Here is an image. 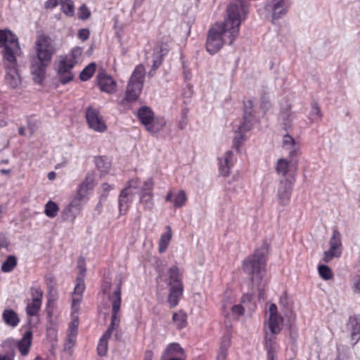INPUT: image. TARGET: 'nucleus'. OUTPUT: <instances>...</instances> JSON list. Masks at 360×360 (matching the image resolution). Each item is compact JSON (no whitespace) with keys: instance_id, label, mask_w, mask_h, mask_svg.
Here are the masks:
<instances>
[{"instance_id":"nucleus-36","label":"nucleus","mask_w":360,"mask_h":360,"mask_svg":"<svg viewBox=\"0 0 360 360\" xmlns=\"http://www.w3.org/2000/svg\"><path fill=\"white\" fill-rule=\"evenodd\" d=\"M96 67V65L94 63H91L89 64L81 72L79 75V79L84 82L88 81L95 72Z\"/></svg>"},{"instance_id":"nucleus-18","label":"nucleus","mask_w":360,"mask_h":360,"mask_svg":"<svg viewBox=\"0 0 360 360\" xmlns=\"http://www.w3.org/2000/svg\"><path fill=\"white\" fill-rule=\"evenodd\" d=\"M32 341V332L27 330L22 338L18 342L17 347L22 356H27L29 354Z\"/></svg>"},{"instance_id":"nucleus-7","label":"nucleus","mask_w":360,"mask_h":360,"mask_svg":"<svg viewBox=\"0 0 360 360\" xmlns=\"http://www.w3.org/2000/svg\"><path fill=\"white\" fill-rule=\"evenodd\" d=\"M330 248L323 252V261L329 262L335 257H340L342 254L341 236L338 230H333L329 241Z\"/></svg>"},{"instance_id":"nucleus-55","label":"nucleus","mask_w":360,"mask_h":360,"mask_svg":"<svg viewBox=\"0 0 360 360\" xmlns=\"http://www.w3.org/2000/svg\"><path fill=\"white\" fill-rule=\"evenodd\" d=\"M153 187V183L151 179H148L143 184L141 189V192H147V191H151Z\"/></svg>"},{"instance_id":"nucleus-13","label":"nucleus","mask_w":360,"mask_h":360,"mask_svg":"<svg viewBox=\"0 0 360 360\" xmlns=\"http://www.w3.org/2000/svg\"><path fill=\"white\" fill-rule=\"evenodd\" d=\"M272 20H276L284 16L290 7L288 0H273Z\"/></svg>"},{"instance_id":"nucleus-49","label":"nucleus","mask_w":360,"mask_h":360,"mask_svg":"<svg viewBox=\"0 0 360 360\" xmlns=\"http://www.w3.org/2000/svg\"><path fill=\"white\" fill-rule=\"evenodd\" d=\"M261 108L265 111L271 107L269 96L267 93H262L261 96Z\"/></svg>"},{"instance_id":"nucleus-9","label":"nucleus","mask_w":360,"mask_h":360,"mask_svg":"<svg viewBox=\"0 0 360 360\" xmlns=\"http://www.w3.org/2000/svg\"><path fill=\"white\" fill-rule=\"evenodd\" d=\"M86 118L90 128L94 131L103 132L107 126L101 117L98 110L89 107L86 111Z\"/></svg>"},{"instance_id":"nucleus-48","label":"nucleus","mask_w":360,"mask_h":360,"mask_svg":"<svg viewBox=\"0 0 360 360\" xmlns=\"http://www.w3.org/2000/svg\"><path fill=\"white\" fill-rule=\"evenodd\" d=\"M32 299H37L39 302H42L43 292L38 286H33L30 289Z\"/></svg>"},{"instance_id":"nucleus-5","label":"nucleus","mask_w":360,"mask_h":360,"mask_svg":"<svg viewBox=\"0 0 360 360\" xmlns=\"http://www.w3.org/2000/svg\"><path fill=\"white\" fill-rule=\"evenodd\" d=\"M268 252L269 245L264 243L255 250L252 256L246 258L243 263V271L250 276L252 282L258 287L259 298H262L263 296L260 285L264 274Z\"/></svg>"},{"instance_id":"nucleus-37","label":"nucleus","mask_w":360,"mask_h":360,"mask_svg":"<svg viewBox=\"0 0 360 360\" xmlns=\"http://www.w3.org/2000/svg\"><path fill=\"white\" fill-rule=\"evenodd\" d=\"M265 348L266 352H277L278 344L276 342V335L266 334Z\"/></svg>"},{"instance_id":"nucleus-32","label":"nucleus","mask_w":360,"mask_h":360,"mask_svg":"<svg viewBox=\"0 0 360 360\" xmlns=\"http://www.w3.org/2000/svg\"><path fill=\"white\" fill-rule=\"evenodd\" d=\"M42 302L37 299H32V301L27 303L26 306V313L29 316H37L41 309Z\"/></svg>"},{"instance_id":"nucleus-17","label":"nucleus","mask_w":360,"mask_h":360,"mask_svg":"<svg viewBox=\"0 0 360 360\" xmlns=\"http://www.w3.org/2000/svg\"><path fill=\"white\" fill-rule=\"evenodd\" d=\"M85 289V283L84 280V275L82 276H78L77 278V284L75 286L72 307L75 308L79 304L82 300V295Z\"/></svg>"},{"instance_id":"nucleus-6","label":"nucleus","mask_w":360,"mask_h":360,"mask_svg":"<svg viewBox=\"0 0 360 360\" xmlns=\"http://www.w3.org/2000/svg\"><path fill=\"white\" fill-rule=\"evenodd\" d=\"M145 68L139 65L134 70L128 82L124 98L120 101L121 105L134 102L139 98L143 86Z\"/></svg>"},{"instance_id":"nucleus-35","label":"nucleus","mask_w":360,"mask_h":360,"mask_svg":"<svg viewBox=\"0 0 360 360\" xmlns=\"http://www.w3.org/2000/svg\"><path fill=\"white\" fill-rule=\"evenodd\" d=\"M60 6H61V11L67 16L72 17L75 13L74 3L72 0H60Z\"/></svg>"},{"instance_id":"nucleus-8","label":"nucleus","mask_w":360,"mask_h":360,"mask_svg":"<svg viewBox=\"0 0 360 360\" xmlns=\"http://www.w3.org/2000/svg\"><path fill=\"white\" fill-rule=\"evenodd\" d=\"M75 65L68 56L61 58L58 65L57 73L62 84H65L72 80L73 75L71 70Z\"/></svg>"},{"instance_id":"nucleus-57","label":"nucleus","mask_w":360,"mask_h":360,"mask_svg":"<svg viewBox=\"0 0 360 360\" xmlns=\"http://www.w3.org/2000/svg\"><path fill=\"white\" fill-rule=\"evenodd\" d=\"M8 246V243L6 238L3 235L0 234V251L2 249L7 250Z\"/></svg>"},{"instance_id":"nucleus-16","label":"nucleus","mask_w":360,"mask_h":360,"mask_svg":"<svg viewBox=\"0 0 360 360\" xmlns=\"http://www.w3.org/2000/svg\"><path fill=\"white\" fill-rule=\"evenodd\" d=\"M253 103L251 100H248L244 103L243 122L241 124V128L245 129H251L253 121Z\"/></svg>"},{"instance_id":"nucleus-31","label":"nucleus","mask_w":360,"mask_h":360,"mask_svg":"<svg viewBox=\"0 0 360 360\" xmlns=\"http://www.w3.org/2000/svg\"><path fill=\"white\" fill-rule=\"evenodd\" d=\"M153 196V195L151 192H141L140 202L143 205L145 210H152L154 205Z\"/></svg>"},{"instance_id":"nucleus-44","label":"nucleus","mask_w":360,"mask_h":360,"mask_svg":"<svg viewBox=\"0 0 360 360\" xmlns=\"http://www.w3.org/2000/svg\"><path fill=\"white\" fill-rule=\"evenodd\" d=\"M319 274L320 276L327 281L331 279L333 277V273L331 269L326 265H319Z\"/></svg>"},{"instance_id":"nucleus-56","label":"nucleus","mask_w":360,"mask_h":360,"mask_svg":"<svg viewBox=\"0 0 360 360\" xmlns=\"http://www.w3.org/2000/svg\"><path fill=\"white\" fill-rule=\"evenodd\" d=\"M60 0H48L46 2L45 6L47 8H53L60 5Z\"/></svg>"},{"instance_id":"nucleus-25","label":"nucleus","mask_w":360,"mask_h":360,"mask_svg":"<svg viewBox=\"0 0 360 360\" xmlns=\"http://www.w3.org/2000/svg\"><path fill=\"white\" fill-rule=\"evenodd\" d=\"M230 346V338L229 337H224L220 342L219 349L217 355V360H226L228 349Z\"/></svg>"},{"instance_id":"nucleus-39","label":"nucleus","mask_w":360,"mask_h":360,"mask_svg":"<svg viewBox=\"0 0 360 360\" xmlns=\"http://www.w3.org/2000/svg\"><path fill=\"white\" fill-rule=\"evenodd\" d=\"M163 51L161 47H158L154 50V58L153 60V70L155 71L161 65L162 56L165 53H161Z\"/></svg>"},{"instance_id":"nucleus-62","label":"nucleus","mask_w":360,"mask_h":360,"mask_svg":"<svg viewBox=\"0 0 360 360\" xmlns=\"http://www.w3.org/2000/svg\"><path fill=\"white\" fill-rule=\"evenodd\" d=\"M77 326H78V321H73L72 322V326L70 327V333H73L75 331V334H77Z\"/></svg>"},{"instance_id":"nucleus-63","label":"nucleus","mask_w":360,"mask_h":360,"mask_svg":"<svg viewBox=\"0 0 360 360\" xmlns=\"http://www.w3.org/2000/svg\"><path fill=\"white\" fill-rule=\"evenodd\" d=\"M277 352H266L267 360H274Z\"/></svg>"},{"instance_id":"nucleus-60","label":"nucleus","mask_w":360,"mask_h":360,"mask_svg":"<svg viewBox=\"0 0 360 360\" xmlns=\"http://www.w3.org/2000/svg\"><path fill=\"white\" fill-rule=\"evenodd\" d=\"M0 360H14V352H11L6 355L0 354Z\"/></svg>"},{"instance_id":"nucleus-43","label":"nucleus","mask_w":360,"mask_h":360,"mask_svg":"<svg viewBox=\"0 0 360 360\" xmlns=\"http://www.w3.org/2000/svg\"><path fill=\"white\" fill-rule=\"evenodd\" d=\"M322 117L321 111L318 105V103L314 102L311 105V110L309 113V119L313 122L320 120Z\"/></svg>"},{"instance_id":"nucleus-14","label":"nucleus","mask_w":360,"mask_h":360,"mask_svg":"<svg viewBox=\"0 0 360 360\" xmlns=\"http://www.w3.org/2000/svg\"><path fill=\"white\" fill-rule=\"evenodd\" d=\"M283 147L289 150V156L293 160L300 155V146L289 134H285L283 137Z\"/></svg>"},{"instance_id":"nucleus-59","label":"nucleus","mask_w":360,"mask_h":360,"mask_svg":"<svg viewBox=\"0 0 360 360\" xmlns=\"http://www.w3.org/2000/svg\"><path fill=\"white\" fill-rule=\"evenodd\" d=\"M269 312L270 316H278L277 314V307L275 304H271L269 307Z\"/></svg>"},{"instance_id":"nucleus-24","label":"nucleus","mask_w":360,"mask_h":360,"mask_svg":"<svg viewBox=\"0 0 360 360\" xmlns=\"http://www.w3.org/2000/svg\"><path fill=\"white\" fill-rule=\"evenodd\" d=\"M2 318L4 321L11 327L17 326L20 321L17 313L10 309H6L3 311Z\"/></svg>"},{"instance_id":"nucleus-11","label":"nucleus","mask_w":360,"mask_h":360,"mask_svg":"<svg viewBox=\"0 0 360 360\" xmlns=\"http://www.w3.org/2000/svg\"><path fill=\"white\" fill-rule=\"evenodd\" d=\"M98 84L102 91L112 94L115 91L117 84L115 80L104 71H101L97 75Z\"/></svg>"},{"instance_id":"nucleus-10","label":"nucleus","mask_w":360,"mask_h":360,"mask_svg":"<svg viewBox=\"0 0 360 360\" xmlns=\"http://www.w3.org/2000/svg\"><path fill=\"white\" fill-rule=\"evenodd\" d=\"M292 190V184L291 181L287 179L282 180L280 181L278 186L276 198L278 200V203L281 206L284 207L289 204Z\"/></svg>"},{"instance_id":"nucleus-3","label":"nucleus","mask_w":360,"mask_h":360,"mask_svg":"<svg viewBox=\"0 0 360 360\" xmlns=\"http://www.w3.org/2000/svg\"><path fill=\"white\" fill-rule=\"evenodd\" d=\"M37 56L31 63V73L35 83L41 84L44 79L46 68L50 64L55 49L51 39L46 36L41 35L36 41Z\"/></svg>"},{"instance_id":"nucleus-22","label":"nucleus","mask_w":360,"mask_h":360,"mask_svg":"<svg viewBox=\"0 0 360 360\" xmlns=\"http://www.w3.org/2000/svg\"><path fill=\"white\" fill-rule=\"evenodd\" d=\"M137 117L141 123L146 128L154 118V113L150 108L142 106L138 110Z\"/></svg>"},{"instance_id":"nucleus-33","label":"nucleus","mask_w":360,"mask_h":360,"mask_svg":"<svg viewBox=\"0 0 360 360\" xmlns=\"http://www.w3.org/2000/svg\"><path fill=\"white\" fill-rule=\"evenodd\" d=\"M187 316L183 311H179L173 314L172 321L178 329H182L186 326Z\"/></svg>"},{"instance_id":"nucleus-64","label":"nucleus","mask_w":360,"mask_h":360,"mask_svg":"<svg viewBox=\"0 0 360 360\" xmlns=\"http://www.w3.org/2000/svg\"><path fill=\"white\" fill-rule=\"evenodd\" d=\"M144 0H134V8H139L143 3Z\"/></svg>"},{"instance_id":"nucleus-12","label":"nucleus","mask_w":360,"mask_h":360,"mask_svg":"<svg viewBox=\"0 0 360 360\" xmlns=\"http://www.w3.org/2000/svg\"><path fill=\"white\" fill-rule=\"evenodd\" d=\"M85 200L75 196L69 205L63 210L66 220L73 221L80 212Z\"/></svg>"},{"instance_id":"nucleus-40","label":"nucleus","mask_w":360,"mask_h":360,"mask_svg":"<svg viewBox=\"0 0 360 360\" xmlns=\"http://www.w3.org/2000/svg\"><path fill=\"white\" fill-rule=\"evenodd\" d=\"M96 165L102 173H107L110 169V163L103 157H98L96 159Z\"/></svg>"},{"instance_id":"nucleus-34","label":"nucleus","mask_w":360,"mask_h":360,"mask_svg":"<svg viewBox=\"0 0 360 360\" xmlns=\"http://www.w3.org/2000/svg\"><path fill=\"white\" fill-rule=\"evenodd\" d=\"M17 265V259L13 255H9L1 264V270L4 273L12 271Z\"/></svg>"},{"instance_id":"nucleus-23","label":"nucleus","mask_w":360,"mask_h":360,"mask_svg":"<svg viewBox=\"0 0 360 360\" xmlns=\"http://www.w3.org/2000/svg\"><path fill=\"white\" fill-rule=\"evenodd\" d=\"M183 285H178V286H172L169 288V294L167 298V302L171 307H176L178 303L179 298L183 293Z\"/></svg>"},{"instance_id":"nucleus-54","label":"nucleus","mask_w":360,"mask_h":360,"mask_svg":"<svg viewBox=\"0 0 360 360\" xmlns=\"http://www.w3.org/2000/svg\"><path fill=\"white\" fill-rule=\"evenodd\" d=\"M75 331L73 333H70V335L65 343V348H70L72 345H74L75 342Z\"/></svg>"},{"instance_id":"nucleus-52","label":"nucleus","mask_w":360,"mask_h":360,"mask_svg":"<svg viewBox=\"0 0 360 360\" xmlns=\"http://www.w3.org/2000/svg\"><path fill=\"white\" fill-rule=\"evenodd\" d=\"M101 188L103 190V193L101 195V199L106 198L108 196V192L110 190L113 189L112 186L109 185L107 183H103L101 184Z\"/></svg>"},{"instance_id":"nucleus-28","label":"nucleus","mask_w":360,"mask_h":360,"mask_svg":"<svg viewBox=\"0 0 360 360\" xmlns=\"http://www.w3.org/2000/svg\"><path fill=\"white\" fill-rule=\"evenodd\" d=\"M250 129H245L241 128V124L238 127V129L235 132V136L233 141V147L239 152L241 144L246 140L245 133L250 131Z\"/></svg>"},{"instance_id":"nucleus-46","label":"nucleus","mask_w":360,"mask_h":360,"mask_svg":"<svg viewBox=\"0 0 360 360\" xmlns=\"http://www.w3.org/2000/svg\"><path fill=\"white\" fill-rule=\"evenodd\" d=\"M186 195L184 191H180L174 197V206L176 207H180L183 206L186 201Z\"/></svg>"},{"instance_id":"nucleus-50","label":"nucleus","mask_w":360,"mask_h":360,"mask_svg":"<svg viewBox=\"0 0 360 360\" xmlns=\"http://www.w3.org/2000/svg\"><path fill=\"white\" fill-rule=\"evenodd\" d=\"M89 35H90V32L88 29H86V28L80 29L78 31V34H77L78 38L83 41L87 40L89 37Z\"/></svg>"},{"instance_id":"nucleus-45","label":"nucleus","mask_w":360,"mask_h":360,"mask_svg":"<svg viewBox=\"0 0 360 360\" xmlns=\"http://www.w3.org/2000/svg\"><path fill=\"white\" fill-rule=\"evenodd\" d=\"M82 51L83 50L81 47H74L70 52V55L68 56L69 57V60L73 62L75 65H76L81 58Z\"/></svg>"},{"instance_id":"nucleus-29","label":"nucleus","mask_w":360,"mask_h":360,"mask_svg":"<svg viewBox=\"0 0 360 360\" xmlns=\"http://www.w3.org/2000/svg\"><path fill=\"white\" fill-rule=\"evenodd\" d=\"M169 281V285L172 286H178V285H183L180 275L179 271V268L176 266H171L168 270Z\"/></svg>"},{"instance_id":"nucleus-20","label":"nucleus","mask_w":360,"mask_h":360,"mask_svg":"<svg viewBox=\"0 0 360 360\" xmlns=\"http://www.w3.org/2000/svg\"><path fill=\"white\" fill-rule=\"evenodd\" d=\"M94 188V176L88 174L79 186L77 197L86 201L88 191Z\"/></svg>"},{"instance_id":"nucleus-42","label":"nucleus","mask_w":360,"mask_h":360,"mask_svg":"<svg viewBox=\"0 0 360 360\" xmlns=\"http://www.w3.org/2000/svg\"><path fill=\"white\" fill-rule=\"evenodd\" d=\"M348 326H351V338L355 341V344L360 338V323L354 320Z\"/></svg>"},{"instance_id":"nucleus-15","label":"nucleus","mask_w":360,"mask_h":360,"mask_svg":"<svg viewBox=\"0 0 360 360\" xmlns=\"http://www.w3.org/2000/svg\"><path fill=\"white\" fill-rule=\"evenodd\" d=\"M219 172L224 176H227L230 174L231 167L233 166L235 159L232 150H228L223 159L219 158Z\"/></svg>"},{"instance_id":"nucleus-58","label":"nucleus","mask_w":360,"mask_h":360,"mask_svg":"<svg viewBox=\"0 0 360 360\" xmlns=\"http://www.w3.org/2000/svg\"><path fill=\"white\" fill-rule=\"evenodd\" d=\"M45 278H46V281L48 288H49V290L51 291V289L53 288V284H54L53 278L52 277V276H46Z\"/></svg>"},{"instance_id":"nucleus-53","label":"nucleus","mask_w":360,"mask_h":360,"mask_svg":"<svg viewBox=\"0 0 360 360\" xmlns=\"http://www.w3.org/2000/svg\"><path fill=\"white\" fill-rule=\"evenodd\" d=\"M231 309L232 313L237 316L243 315L244 313V308L241 304L233 305L231 307Z\"/></svg>"},{"instance_id":"nucleus-4","label":"nucleus","mask_w":360,"mask_h":360,"mask_svg":"<svg viewBox=\"0 0 360 360\" xmlns=\"http://www.w3.org/2000/svg\"><path fill=\"white\" fill-rule=\"evenodd\" d=\"M122 279H118V283L113 292L108 295L112 302V316L110 323L107 330L101 338L97 346V352L100 356H104L108 352V340L111 337L113 331L115 332V338H118V332L120 323V307H121Z\"/></svg>"},{"instance_id":"nucleus-21","label":"nucleus","mask_w":360,"mask_h":360,"mask_svg":"<svg viewBox=\"0 0 360 360\" xmlns=\"http://www.w3.org/2000/svg\"><path fill=\"white\" fill-rule=\"evenodd\" d=\"M167 122L163 117H154L151 122L147 126L146 129L152 135H155L162 131L165 127Z\"/></svg>"},{"instance_id":"nucleus-2","label":"nucleus","mask_w":360,"mask_h":360,"mask_svg":"<svg viewBox=\"0 0 360 360\" xmlns=\"http://www.w3.org/2000/svg\"><path fill=\"white\" fill-rule=\"evenodd\" d=\"M0 49H3V58L8 64L5 65V84L11 89L21 84V79L16 68V57L21 53L18 39L9 30H0Z\"/></svg>"},{"instance_id":"nucleus-61","label":"nucleus","mask_w":360,"mask_h":360,"mask_svg":"<svg viewBox=\"0 0 360 360\" xmlns=\"http://www.w3.org/2000/svg\"><path fill=\"white\" fill-rule=\"evenodd\" d=\"M153 356V352L151 350H146L144 354L143 360H152Z\"/></svg>"},{"instance_id":"nucleus-19","label":"nucleus","mask_w":360,"mask_h":360,"mask_svg":"<svg viewBox=\"0 0 360 360\" xmlns=\"http://www.w3.org/2000/svg\"><path fill=\"white\" fill-rule=\"evenodd\" d=\"M134 193L132 191H127V189H123L119 196V210L120 214H124L127 212L129 204L133 200Z\"/></svg>"},{"instance_id":"nucleus-26","label":"nucleus","mask_w":360,"mask_h":360,"mask_svg":"<svg viewBox=\"0 0 360 360\" xmlns=\"http://www.w3.org/2000/svg\"><path fill=\"white\" fill-rule=\"evenodd\" d=\"M183 355V349L177 343H171L165 349L163 357H174Z\"/></svg>"},{"instance_id":"nucleus-30","label":"nucleus","mask_w":360,"mask_h":360,"mask_svg":"<svg viewBox=\"0 0 360 360\" xmlns=\"http://www.w3.org/2000/svg\"><path fill=\"white\" fill-rule=\"evenodd\" d=\"M166 229L167 231L160 236L159 241V252L160 253L165 252L172 238L171 228L167 226Z\"/></svg>"},{"instance_id":"nucleus-41","label":"nucleus","mask_w":360,"mask_h":360,"mask_svg":"<svg viewBox=\"0 0 360 360\" xmlns=\"http://www.w3.org/2000/svg\"><path fill=\"white\" fill-rule=\"evenodd\" d=\"M288 169L289 163L286 160L281 158L278 160L276 167V170L278 174H281L282 176H285L288 172Z\"/></svg>"},{"instance_id":"nucleus-27","label":"nucleus","mask_w":360,"mask_h":360,"mask_svg":"<svg viewBox=\"0 0 360 360\" xmlns=\"http://www.w3.org/2000/svg\"><path fill=\"white\" fill-rule=\"evenodd\" d=\"M283 321V319L281 316H269V328L270 330L271 334L273 335H276L278 334L281 330V324Z\"/></svg>"},{"instance_id":"nucleus-38","label":"nucleus","mask_w":360,"mask_h":360,"mask_svg":"<svg viewBox=\"0 0 360 360\" xmlns=\"http://www.w3.org/2000/svg\"><path fill=\"white\" fill-rule=\"evenodd\" d=\"M58 210L59 207L58 205L52 200H49L45 205L44 213L49 217H55L58 214Z\"/></svg>"},{"instance_id":"nucleus-47","label":"nucleus","mask_w":360,"mask_h":360,"mask_svg":"<svg viewBox=\"0 0 360 360\" xmlns=\"http://www.w3.org/2000/svg\"><path fill=\"white\" fill-rule=\"evenodd\" d=\"M77 15L80 20H86L91 16V11L85 4H82L79 8Z\"/></svg>"},{"instance_id":"nucleus-1","label":"nucleus","mask_w":360,"mask_h":360,"mask_svg":"<svg viewBox=\"0 0 360 360\" xmlns=\"http://www.w3.org/2000/svg\"><path fill=\"white\" fill-rule=\"evenodd\" d=\"M248 12V6L245 0H233L226 8V18L224 22L214 23L209 30L206 49L212 55L218 52L226 38L228 44H232L238 36L240 25L245 20Z\"/></svg>"},{"instance_id":"nucleus-51","label":"nucleus","mask_w":360,"mask_h":360,"mask_svg":"<svg viewBox=\"0 0 360 360\" xmlns=\"http://www.w3.org/2000/svg\"><path fill=\"white\" fill-rule=\"evenodd\" d=\"M139 180L137 178L132 179L127 182L124 189H127V191H131V188H137L139 186Z\"/></svg>"}]
</instances>
